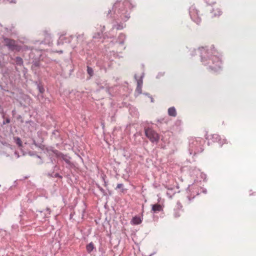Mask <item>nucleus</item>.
<instances>
[{
  "label": "nucleus",
  "mask_w": 256,
  "mask_h": 256,
  "mask_svg": "<svg viewBox=\"0 0 256 256\" xmlns=\"http://www.w3.org/2000/svg\"><path fill=\"white\" fill-rule=\"evenodd\" d=\"M198 51L200 54L201 60L204 64H208L210 68L214 72L220 70L222 62L220 58L216 54V52L214 48L210 50L201 48Z\"/></svg>",
  "instance_id": "obj_1"
},
{
  "label": "nucleus",
  "mask_w": 256,
  "mask_h": 256,
  "mask_svg": "<svg viewBox=\"0 0 256 256\" xmlns=\"http://www.w3.org/2000/svg\"><path fill=\"white\" fill-rule=\"evenodd\" d=\"M132 6L130 0H124V2L117 1L114 4L112 10L117 16L120 18L124 21H126L130 17L126 8H130Z\"/></svg>",
  "instance_id": "obj_2"
},
{
  "label": "nucleus",
  "mask_w": 256,
  "mask_h": 256,
  "mask_svg": "<svg viewBox=\"0 0 256 256\" xmlns=\"http://www.w3.org/2000/svg\"><path fill=\"white\" fill-rule=\"evenodd\" d=\"M144 133L146 136L153 143H158L160 140V136L154 130L150 128H145Z\"/></svg>",
  "instance_id": "obj_3"
},
{
  "label": "nucleus",
  "mask_w": 256,
  "mask_h": 256,
  "mask_svg": "<svg viewBox=\"0 0 256 256\" xmlns=\"http://www.w3.org/2000/svg\"><path fill=\"white\" fill-rule=\"evenodd\" d=\"M204 143L202 139L200 138L193 140L190 144V150L194 151V154L200 152L202 151V144Z\"/></svg>",
  "instance_id": "obj_4"
},
{
  "label": "nucleus",
  "mask_w": 256,
  "mask_h": 256,
  "mask_svg": "<svg viewBox=\"0 0 256 256\" xmlns=\"http://www.w3.org/2000/svg\"><path fill=\"white\" fill-rule=\"evenodd\" d=\"M4 41L6 46L8 50L11 51H20V46L17 44L16 42L14 40L8 38H4Z\"/></svg>",
  "instance_id": "obj_5"
},
{
  "label": "nucleus",
  "mask_w": 256,
  "mask_h": 256,
  "mask_svg": "<svg viewBox=\"0 0 256 256\" xmlns=\"http://www.w3.org/2000/svg\"><path fill=\"white\" fill-rule=\"evenodd\" d=\"M190 14L192 20L197 24H199L201 20L198 16V10L192 7L190 8Z\"/></svg>",
  "instance_id": "obj_6"
},
{
  "label": "nucleus",
  "mask_w": 256,
  "mask_h": 256,
  "mask_svg": "<svg viewBox=\"0 0 256 256\" xmlns=\"http://www.w3.org/2000/svg\"><path fill=\"white\" fill-rule=\"evenodd\" d=\"M52 152L56 154L57 157L61 158L67 164L69 165L72 164L70 162V158L69 156L64 154L62 153L58 152L57 150H52Z\"/></svg>",
  "instance_id": "obj_7"
},
{
  "label": "nucleus",
  "mask_w": 256,
  "mask_h": 256,
  "mask_svg": "<svg viewBox=\"0 0 256 256\" xmlns=\"http://www.w3.org/2000/svg\"><path fill=\"white\" fill-rule=\"evenodd\" d=\"M144 77V74L142 73L140 76V77L139 79L137 78L136 75L135 74L134 78L137 82V86L136 88V92L138 93V94H140L142 92V86L143 84V78Z\"/></svg>",
  "instance_id": "obj_8"
},
{
  "label": "nucleus",
  "mask_w": 256,
  "mask_h": 256,
  "mask_svg": "<svg viewBox=\"0 0 256 256\" xmlns=\"http://www.w3.org/2000/svg\"><path fill=\"white\" fill-rule=\"evenodd\" d=\"M72 38V36L66 37L62 35L60 36L58 40V44L60 45V44H64V43H70L71 42Z\"/></svg>",
  "instance_id": "obj_9"
},
{
  "label": "nucleus",
  "mask_w": 256,
  "mask_h": 256,
  "mask_svg": "<svg viewBox=\"0 0 256 256\" xmlns=\"http://www.w3.org/2000/svg\"><path fill=\"white\" fill-rule=\"evenodd\" d=\"M211 139L213 142H218L221 146L224 143L226 142V140H222L220 136L218 134H212L211 136Z\"/></svg>",
  "instance_id": "obj_10"
},
{
  "label": "nucleus",
  "mask_w": 256,
  "mask_h": 256,
  "mask_svg": "<svg viewBox=\"0 0 256 256\" xmlns=\"http://www.w3.org/2000/svg\"><path fill=\"white\" fill-rule=\"evenodd\" d=\"M142 217L139 216H136L134 217L132 220L131 223L134 225H137L140 224L142 222Z\"/></svg>",
  "instance_id": "obj_11"
},
{
  "label": "nucleus",
  "mask_w": 256,
  "mask_h": 256,
  "mask_svg": "<svg viewBox=\"0 0 256 256\" xmlns=\"http://www.w3.org/2000/svg\"><path fill=\"white\" fill-rule=\"evenodd\" d=\"M152 210L154 212H160L162 210V208L159 204H156L152 206Z\"/></svg>",
  "instance_id": "obj_12"
},
{
  "label": "nucleus",
  "mask_w": 256,
  "mask_h": 256,
  "mask_svg": "<svg viewBox=\"0 0 256 256\" xmlns=\"http://www.w3.org/2000/svg\"><path fill=\"white\" fill-rule=\"evenodd\" d=\"M168 114L170 116L175 117L176 116V112L174 107L172 106L168 109Z\"/></svg>",
  "instance_id": "obj_13"
},
{
  "label": "nucleus",
  "mask_w": 256,
  "mask_h": 256,
  "mask_svg": "<svg viewBox=\"0 0 256 256\" xmlns=\"http://www.w3.org/2000/svg\"><path fill=\"white\" fill-rule=\"evenodd\" d=\"M200 194L199 191L194 192V190H192V194L190 196H188L187 198L188 200V202H190L192 199H193L196 196Z\"/></svg>",
  "instance_id": "obj_14"
},
{
  "label": "nucleus",
  "mask_w": 256,
  "mask_h": 256,
  "mask_svg": "<svg viewBox=\"0 0 256 256\" xmlns=\"http://www.w3.org/2000/svg\"><path fill=\"white\" fill-rule=\"evenodd\" d=\"M126 39V36L123 34H120L118 38V42L120 44H124V40Z\"/></svg>",
  "instance_id": "obj_15"
},
{
  "label": "nucleus",
  "mask_w": 256,
  "mask_h": 256,
  "mask_svg": "<svg viewBox=\"0 0 256 256\" xmlns=\"http://www.w3.org/2000/svg\"><path fill=\"white\" fill-rule=\"evenodd\" d=\"M86 250L88 253H90L94 249V246L92 242L86 246Z\"/></svg>",
  "instance_id": "obj_16"
},
{
  "label": "nucleus",
  "mask_w": 256,
  "mask_h": 256,
  "mask_svg": "<svg viewBox=\"0 0 256 256\" xmlns=\"http://www.w3.org/2000/svg\"><path fill=\"white\" fill-rule=\"evenodd\" d=\"M40 214L44 213V217H48L50 214V210L49 208H46L42 211H39Z\"/></svg>",
  "instance_id": "obj_17"
},
{
  "label": "nucleus",
  "mask_w": 256,
  "mask_h": 256,
  "mask_svg": "<svg viewBox=\"0 0 256 256\" xmlns=\"http://www.w3.org/2000/svg\"><path fill=\"white\" fill-rule=\"evenodd\" d=\"M16 64L21 66L23 64V60L20 57L17 56L16 58Z\"/></svg>",
  "instance_id": "obj_18"
},
{
  "label": "nucleus",
  "mask_w": 256,
  "mask_h": 256,
  "mask_svg": "<svg viewBox=\"0 0 256 256\" xmlns=\"http://www.w3.org/2000/svg\"><path fill=\"white\" fill-rule=\"evenodd\" d=\"M212 12H214V16H219L221 15L222 12L219 8H216V10H214Z\"/></svg>",
  "instance_id": "obj_19"
},
{
  "label": "nucleus",
  "mask_w": 256,
  "mask_h": 256,
  "mask_svg": "<svg viewBox=\"0 0 256 256\" xmlns=\"http://www.w3.org/2000/svg\"><path fill=\"white\" fill-rule=\"evenodd\" d=\"M16 143L18 146L20 147L22 146V142L21 140L18 137L14 138Z\"/></svg>",
  "instance_id": "obj_20"
},
{
  "label": "nucleus",
  "mask_w": 256,
  "mask_h": 256,
  "mask_svg": "<svg viewBox=\"0 0 256 256\" xmlns=\"http://www.w3.org/2000/svg\"><path fill=\"white\" fill-rule=\"evenodd\" d=\"M87 72H88V74L90 76H93V74H94V72H93V70L92 68L90 67V66H88L87 67Z\"/></svg>",
  "instance_id": "obj_21"
},
{
  "label": "nucleus",
  "mask_w": 256,
  "mask_h": 256,
  "mask_svg": "<svg viewBox=\"0 0 256 256\" xmlns=\"http://www.w3.org/2000/svg\"><path fill=\"white\" fill-rule=\"evenodd\" d=\"M116 189L120 188L121 189V192H124V191L126 190L124 188V184H118L116 188Z\"/></svg>",
  "instance_id": "obj_22"
},
{
  "label": "nucleus",
  "mask_w": 256,
  "mask_h": 256,
  "mask_svg": "<svg viewBox=\"0 0 256 256\" xmlns=\"http://www.w3.org/2000/svg\"><path fill=\"white\" fill-rule=\"evenodd\" d=\"M123 28H124V26L122 24H117L116 25L113 26L112 29L116 28V30H119L122 29Z\"/></svg>",
  "instance_id": "obj_23"
},
{
  "label": "nucleus",
  "mask_w": 256,
  "mask_h": 256,
  "mask_svg": "<svg viewBox=\"0 0 256 256\" xmlns=\"http://www.w3.org/2000/svg\"><path fill=\"white\" fill-rule=\"evenodd\" d=\"M39 66H40L39 62H32V69L34 70V68L38 67Z\"/></svg>",
  "instance_id": "obj_24"
},
{
  "label": "nucleus",
  "mask_w": 256,
  "mask_h": 256,
  "mask_svg": "<svg viewBox=\"0 0 256 256\" xmlns=\"http://www.w3.org/2000/svg\"><path fill=\"white\" fill-rule=\"evenodd\" d=\"M174 194L172 193V190H169L167 192H166V195L170 198H172V196H173Z\"/></svg>",
  "instance_id": "obj_25"
},
{
  "label": "nucleus",
  "mask_w": 256,
  "mask_h": 256,
  "mask_svg": "<svg viewBox=\"0 0 256 256\" xmlns=\"http://www.w3.org/2000/svg\"><path fill=\"white\" fill-rule=\"evenodd\" d=\"M98 188L104 196H106V193L104 190L103 189L101 186H100L99 185H98Z\"/></svg>",
  "instance_id": "obj_26"
},
{
  "label": "nucleus",
  "mask_w": 256,
  "mask_h": 256,
  "mask_svg": "<svg viewBox=\"0 0 256 256\" xmlns=\"http://www.w3.org/2000/svg\"><path fill=\"white\" fill-rule=\"evenodd\" d=\"M38 90H39V92H40V93H43L44 91V88L43 87L41 86H40L39 84L38 85Z\"/></svg>",
  "instance_id": "obj_27"
},
{
  "label": "nucleus",
  "mask_w": 256,
  "mask_h": 256,
  "mask_svg": "<svg viewBox=\"0 0 256 256\" xmlns=\"http://www.w3.org/2000/svg\"><path fill=\"white\" fill-rule=\"evenodd\" d=\"M50 176H52V177H55V178H62V176L58 174V173L55 174H54V176L51 175Z\"/></svg>",
  "instance_id": "obj_28"
},
{
  "label": "nucleus",
  "mask_w": 256,
  "mask_h": 256,
  "mask_svg": "<svg viewBox=\"0 0 256 256\" xmlns=\"http://www.w3.org/2000/svg\"><path fill=\"white\" fill-rule=\"evenodd\" d=\"M178 208H182V206L180 202H178L176 204Z\"/></svg>",
  "instance_id": "obj_29"
},
{
  "label": "nucleus",
  "mask_w": 256,
  "mask_h": 256,
  "mask_svg": "<svg viewBox=\"0 0 256 256\" xmlns=\"http://www.w3.org/2000/svg\"><path fill=\"white\" fill-rule=\"evenodd\" d=\"M188 189H190V191L191 192H192V190H194V192L196 191V190H195L196 188H194V187L192 188H188Z\"/></svg>",
  "instance_id": "obj_30"
},
{
  "label": "nucleus",
  "mask_w": 256,
  "mask_h": 256,
  "mask_svg": "<svg viewBox=\"0 0 256 256\" xmlns=\"http://www.w3.org/2000/svg\"><path fill=\"white\" fill-rule=\"evenodd\" d=\"M14 154L16 156L17 158H18L20 157L18 154L16 152H14Z\"/></svg>",
  "instance_id": "obj_31"
},
{
  "label": "nucleus",
  "mask_w": 256,
  "mask_h": 256,
  "mask_svg": "<svg viewBox=\"0 0 256 256\" xmlns=\"http://www.w3.org/2000/svg\"><path fill=\"white\" fill-rule=\"evenodd\" d=\"M7 0L11 3H12V2L15 3L16 2L14 0Z\"/></svg>",
  "instance_id": "obj_32"
},
{
  "label": "nucleus",
  "mask_w": 256,
  "mask_h": 256,
  "mask_svg": "<svg viewBox=\"0 0 256 256\" xmlns=\"http://www.w3.org/2000/svg\"><path fill=\"white\" fill-rule=\"evenodd\" d=\"M6 123H10V119L7 118V119L6 120Z\"/></svg>",
  "instance_id": "obj_33"
},
{
  "label": "nucleus",
  "mask_w": 256,
  "mask_h": 256,
  "mask_svg": "<svg viewBox=\"0 0 256 256\" xmlns=\"http://www.w3.org/2000/svg\"><path fill=\"white\" fill-rule=\"evenodd\" d=\"M30 58H34V56H32V52H30Z\"/></svg>",
  "instance_id": "obj_34"
},
{
  "label": "nucleus",
  "mask_w": 256,
  "mask_h": 256,
  "mask_svg": "<svg viewBox=\"0 0 256 256\" xmlns=\"http://www.w3.org/2000/svg\"><path fill=\"white\" fill-rule=\"evenodd\" d=\"M202 192H203L204 193H205V194H206V190H202Z\"/></svg>",
  "instance_id": "obj_35"
},
{
  "label": "nucleus",
  "mask_w": 256,
  "mask_h": 256,
  "mask_svg": "<svg viewBox=\"0 0 256 256\" xmlns=\"http://www.w3.org/2000/svg\"><path fill=\"white\" fill-rule=\"evenodd\" d=\"M82 214H84V209L82 210ZM82 216H83L84 214H82Z\"/></svg>",
  "instance_id": "obj_36"
},
{
  "label": "nucleus",
  "mask_w": 256,
  "mask_h": 256,
  "mask_svg": "<svg viewBox=\"0 0 256 256\" xmlns=\"http://www.w3.org/2000/svg\"><path fill=\"white\" fill-rule=\"evenodd\" d=\"M24 50H26V49L27 50V49H28V46H24Z\"/></svg>",
  "instance_id": "obj_37"
},
{
  "label": "nucleus",
  "mask_w": 256,
  "mask_h": 256,
  "mask_svg": "<svg viewBox=\"0 0 256 256\" xmlns=\"http://www.w3.org/2000/svg\"><path fill=\"white\" fill-rule=\"evenodd\" d=\"M111 12H112V11H111L110 10L108 11V14H111Z\"/></svg>",
  "instance_id": "obj_38"
},
{
  "label": "nucleus",
  "mask_w": 256,
  "mask_h": 256,
  "mask_svg": "<svg viewBox=\"0 0 256 256\" xmlns=\"http://www.w3.org/2000/svg\"><path fill=\"white\" fill-rule=\"evenodd\" d=\"M179 216H180L179 214H175V216L176 217Z\"/></svg>",
  "instance_id": "obj_39"
},
{
  "label": "nucleus",
  "mask_w": 256,
  "mask_h": 256,
  "mask_svg": "<svg viewBox=\"0 0 256 256\" xmlns=\"http://www.w3.org/2000/svg\"><path fill=\"white\" fill-rule=\"evenodd\" d=\"M107 186V183L106 182H104V186Z\"/></svg>",
  "instance_id": "obj_40"
},
{
  "label": "nucleus",
  "mask_w": 256,
  "mask_h": 256,
  "mask_svg": "<svg viewBox=\"0 0 256 256\" xmlns=\"http://www.w3.org/2000/svg\"><path fill=\"white\" fill-rule=\"evenodd\" d=\"M151 102H154L153 98H151Z\"/></svg>",
  "instance_id": "obj_41"
},
{
  "label": "nucleus",
  "mask_w": 256,
  "mask_h": 256,
  "mask_svg": "<svg viewBox=\"0 0 256 256\" xmlns=\"http://www.w3.org/2000/svg\"><path fill=\"white\" fill-rule=\"evenodd\" d=\"M37 158H40V157L39 156H36Z\"/></svg>",
  "instance_id": "obj_42"
},
{
  "label": "nucleus",
  "mask_w": 256,
  "mask_h": 256,
  "mask_svg": "<svg viewBox=\"0 0 256 256\" xmlns=\"http://www.w3.org/2000/svg\"><path fill=\"white\" fill-rule=\"evenodd\" d=\"M51 162L52 163H53V160H51Z\"/></svg>",
  "instance_id": "obj_43"
}]
</instances>
